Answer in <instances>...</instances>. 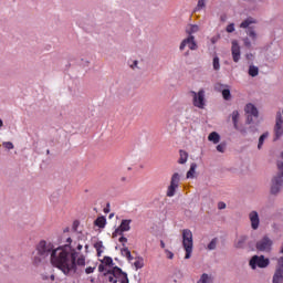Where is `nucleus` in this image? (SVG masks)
<instances>
[{"label": "nucleus", "instance_id": "f257e3e1", "mask_svg": "<svg viewBox=\"0 0 283 283\" xmlns=\"http://www.w3.org/2000/svg\"><path fill=\"white\" fill-rule=\"evenodd\" d=\"M67 244L56 248L51 254V264L62 271L64 275H74L77 266H85V255L72 250V238L66 239Z\"/></svg>", "mask_w": 283, "mask_h": 283}, {"label": "nucleus", "instance_id": "f03ea898", "mask_svg": "<svg viewBox=\"0 0 283 283\" xmlns=\"http://www.w3.org/2000/svg\"><path fill=\"white\" fill-rule=\"evenodd\" d=\"M55 250L52 242L45 240L40 241L35 248L36 253L33 256V264L39 266V264H43L49 258L52 260V253Z\"/></svg>", "mask_w": 283, "mask_h": 283}, {"label": "nucleus", "instance_id": "7ed1b4c3", "mask_svg": "<svg viewBox=\"0 0 283 283\" xmlns=\"http://www.w3.org/2000/svg\"><path fill=\"white\" fill-rule=\"evenodd\" d=\"M182 248L186 251L185 260H189L193 253V232L189 229L182 230Z\"/></svg>", "mask_w": 283, "mask_h": 283}, {"label": "nucleus", "instance_id": "20e7f679", "mask_svg": "<svg viewBox=\"0 0 283 283\" xmlns=\"http://www.w3.org/2000/svg\"><path fill=\"white\" fill-rule=\"evenodd\" d=\"M277 169L279 172L275 177L272 179V185H271V193L273 196H277L280 193V190L282 189L283 185V163L277 161Z\"/></svg>", "mask_w": 283, "mask_h": 283}, {"label": "nucleus", "instance_id": "39448f33", "mask_svg": "<svg viewBox=\"0 0 283 283\" xmlns=\"http://www.w3.org/2000/svg\"><path fill=\"white\" fill-rule=\"evenodd\" d=\"M255 23H258V20L251 17L240 23V28L245 30V34H248L252 41H258V33L255 32V28L251 27Z\"/></svg>", "mask_w": 283, "mask_h": 283}, {"label": "nucleus", "instance_id": "423d86ee", "mask_svg": "<svg viewBox=\"0 0 283 283\" xmlns=\"http://www.w3.org/2000/svg\"><path fill=\"white\" fill-rule=\"evenodd\" d=\"M190 94L192 96L193 107H198V109H205V107H207L203 88L199 90L198 93L196 91H191Z\"/></svg>", "mask_w": 283, "mask_h": 283}, {"label": "nucleus", "instance_id": "0eeeda50", "mask_svg": "<svg viewBox=\"0 0 283 283\" xmlns=\"http://www.w3.org/2000/svg\"><path fill=\"white\" fill-rule=\"evenodd\" d=\"M269 264H271V261L269 259L264 258V255H254L250 260V266L253 270L266 269V266H269Z\"/></svg>", "mask_w": 283, "mask_h": 283}, {"label": "nucleus", "instance_id": "6e6552de", "mask_svg": "<svg viewBox=\"0 0 283 283\" xmlns=\"http://www.w3.org/2000/svg\"><path fill=\"white\" fill-rule=\"evenodd\" d=\"M179 186H180V174L175 172L171 176L170 185L167 188L166 196L168 198H174V196H176V189H178Z\"/></svg>", "mask_w": 283, "mask_h": 283}, {"label": "nucleus", "instance_id": "1a4fd4ad", "mask_svg": "<svg viewBox=\"0 0 283 283\" xmlns=\"http://www.w3.org/2000/svg\"><path fill=\"white\" fill-rule=\"evenodd\" d=\"M273 247V240L268 235H264L262 239L256 241L255 248L256 251H261L262 253H269Z\"/></svg>", "mask_w": 283, "mask_h": 283}, {"label": "nucleus", "instance_id": "9d476101", "mask_svg": "<svg viewBox=\"0 0 283 283\" xmlns=\"http://www.w3.org/2000/svg\"><path fill=\"white\" fill-rule=\"evenodd\" d=\"M108 275H114L119 283H129L127 272H124L123 269L118 266H114L112 270H108Z\"/></svg>", "mask_w": 283, "mask_h": 283}, {"label": "nucleus", "instance_id": "9b49d317", "mask_svg": "<svg viewBox=\"0 0 283 283\" xmlns=\"http://www.w3.org/2000/svg\"><path fill=\"white\" fill-rule=\"evenodd\" d=\"M186 48L189 50H198V43H196V36L189 35L188 38L184 39L179 45V50L182 52Z\"/></svg>", "mask_w": 283, "mask_h": 283}, {"label": "nucleus", "instance_id": "f8f14e48", "mask_svg": "<svg viewBox=\"0 0 283 283\" xmlns=\"http://www.w3.org/2000/svg\"><path fill=\"white\" fill-rule=\"evenodd\" d=\"M132 219L122 220L119 227L113 232V235H123L126 231H130L132 229Z\"/></svg>", "mask_w": 283, "mask_h": 283}, {"label": "nucleus", "instance_id": "ddd939ff", "mask_svg": "<svg viewBox=\"0 0 283 283\" xmlns=\"http://www.w3.org/2000/svg\"><path fill=\"white\" fill-rule=\"evenodd\" d=\"M274 134H275L274 140H277V139L282 138V135H283V119H282V113H280V112L276 114V124L274 126Z\"/></svg>", "mask_w": 283, "mask_h": 283}, {"label": "nucleus", "instance_id": "4468645a", "mask_svg": "<svg viewBox=\"0 0 283 283\" xmlns=\"http://www.w3.org/2000/svg\"><path fill=\"white\" fill-rule=\"evenodd\" d=\"M249 219L251 222V228L256 231L260 227V216L258 214V211H252L249 214Z\"/></svg>", "mask_w": 283, "mask_h": 283}, {"label": "nucleus", "instance_id": "2eb2a0df", "mask_svg": "<svg viewBox=\"0 0 283 283\" xmlns=\"http://www.w3.org/2000/svg\"><path fill=\"white\" fill-rule=\"evenodd\" d=\"M231 52H232V59L234 63H239L241 53H240V44H238V41H232Z\"/></svg>", "mask_w": 283, "mask_h": 283}, {"label": "nucleus", "instance_id": "dca6fc26", "mask_svg": "<svg viewBox=\"0 0 283 283\" xmlns=\"http://www.w3.org/2000/svg\"><path fill=\"white\" fill-rule=\"evenodd\" d=\"M244 112L249 115V116H254V118H258V107H255V105L253 104H247Z\"/></svg>", "mask_w": 283, "mask_h": 283}, {"label": "nucleus", "instance_id": "f3484780", "mask_svg": "<svg viewBox=\"0 0 283 283\" xmlns=\"http://www.w3.org/2000/svg\"><path fill=\"white\" fill-rule=\"evenodd\" d=\"M200 31V27H198V24H189L186 28V34H188L189 36H193V34H196V32Z\"/></svg>", "mask_w": 283, "mask_h": 283}, {"label": "nucleus", "instance_id": "a211bd4d", "mask_svg": "<svg viewBox=\"0 0 283 283\" xmlns=\"http://www.w3.org/2000/svg\"><path fill=\"white\" fill-rule=\"evenodd\" d=\"M95 227H98L99 229H105V226L107 224V219L105 217H98L94 221Z\"/></svg>", "mask_w": 283, "mask_h": 283}, {"label": "nucleus", "instance_id": "6ab92c4d", "mask_svg": "<svg viewBox=\"0 0 283 283\" xmlns=\"http://www.w3.org/2000/svg\"><path fill=\"white\" fill-rule=\"evenodd\" d=\"M94 249L97 251V258H101L103 255V251L105 247L103 245V241H97L94 243Z\"/></svg>", "mask_w": 283, "mask_h": 283}, {"label": "nucleus", "instance_id": "aec40b11", "mask_svg": "<svg viewBox=\"0 0 283 283\" xmlns=\"http://www.w3.org/2000/svg\"><path fill=\"white\" fill-rule=\"evenodd\" d=\"M208 140H210V143H213L214 145H218V143H220V135L216 132H212L209 134Z\"/></svg>", "mask_w": 283, "mask_h": 283}, {"label": "nucleus", "instance_id": "412c9836", "mask_svg": "<svg viewBox=\"0 0 283 283\" xmlns=\"http://www.w3.org/2000/svg\"><path fill=\"white\" fill-rule=\"evenodd\" d=\"M231 118H232L234 129H239L238 120H240V113L238 111H233L231 114Z\"/></svg>", "mask_w": 283, "mask_h": 283}, {"label": "nucleus", "instance_id": "4be33fe9", "mask_svg": "<svg viewBox=\"0 0 283 283\" xmlns=\"http://www.w3.org/2000/svg\"><path fill=\"white\" fill-rule=\"evenodd\" d=\"M273 283H283V272L282 270H276L273 276Z\"/></svg>", "mask_w": 283, "mask_h": 283}, {"label": "nucleus", "instance_id": "5701e85b", "mask_svg": "<svg viewBox=\"0 0 283 283\" xmlns=\"http://www.w3.org/2000/svg\"><path fill=\"white\" fill-rule=\"evenodd\" d=\"M244 244H247V237H240L234 243V247L235 249H244Z\"/></svg>", "mask_w": 283, "mask_h": 283}, {"label": "nucleus", "instance_id": "b1692460", "mask_svg": "<svg viewBox=\"0 0 283 283\" xmlns=\"http://www.w3.org/2000/svg\"><path fill=\"white\" fill-rule=\"evenodd\" d=\"M180 158L178 160L179 165H185V163H187V158H189V154H187V151L185 150H180Z\"/></svg>", "mask_w": 283, "mask_h": 283}, {"label": "nucleus", "instance_id": "393cba45", "mask_svg": "<svg viewBox=\"0 0 283 283\" xmlns=\"http://www.w3.org/2000/svg\"><path fill=\"white\" fill-rule=\"evenodd\" d=\"M197 168H198V165L196 163H192L190 165V169L187 171V178H193Z\"/></svg>", "mask_w": 283, "mask_h": 283}, {"label": "nucleus", "instance_id": "a878e982", "mask_svg": "<svg viewBox=\"0 0 283 283\" xmlns=\"http://www.w3.org/2000/svg\"><path fill=\"white\" fill-rule=\"evenodd\" d=\"M211 282H213V279H211L209 274L203 273L197 283H211Z\"/></svg>", "mask_w": 283, "mask_h": 283}, {"label": "nucleus", "instance_id": "bb28decb", "mask_svg": "<svg viewBox=\"0 0 283 283\" xmlns=\"http://www.w3.org/2000/svg\"><path fill=\"white\" fill-rule=\"evenodd\" d=\"M249 74H250V76L255 77V76H258V74H260V69H258V66L251 65L249 67Z\"/></svg>", "mask_w": 283, "mask_h": 283}, {"label": "nucleus", "instance_id": "cd10ccee", "mask_svg": "<svg viewBox=\"0 0 283 283\" xmlns=\"http://www.w3.org/2000/svg\"><path fill=\"white\" fill-rule=\"evenodd\" d=\"M266 138H269V133H264L260 136L258 149H262V146L264 145V140H266Z\"/></svg>", "mask_w": 283, "mask_h": 283}, {"label": "nucleus", "instance_id": "c85d7f7f", "mask_svg": "<svg viewBox=\"0 0 283 283\" xmlns=\"http://www.w3.org/2000/svg\"><path fill=\"white\" fill-rule=\"evenodd\" d=\"M134 266L135 269L138 271V269H143V266H145V261L143 260V258L137 259L134 262Z\"/></svg>", "mask_w": 283, "mask_h": 283}, {"label": "nucleus", "instance_id": "c756f323", "mask_svg": "<svg viewBox=\"0 0 283 283\" xmlns=\"http://www.w3.org/2000/svg\"><path fill=\"white\" fill-rule=\"evenodd\" d=\"M102 264H104L105 266H112L114 264V260L111 256H105L102 260Z\"/></svg>", "mask_w": 283, "mask_h": 283}, {"label": "nucleus", "instance_id": "7c9ffc66", "mask_svg": "<svg viewBox=\"0 0 283 283\" xmlns=\"http://www.w3.org/2000/svg\"><path fill=\"white\" fill-rule=\"evenodd\" d=\"M222 97L224 101H231V91L229 88H224L222 91Z\"/></svg>", "mask_w": 283, "mask_h": 283}, {"label": "nucleus", "instance_id": "2f4dec72", "mask_svg": "<svg viewBox=\"0 0 283 283\" xmlns=\"http://www.w3.org/2000/svg\"><path fill=\"white\" fill-rule=\"evenodd\" d=\"M212 65H213V70L218 72V70H220V57L214 56L212 61Z\"/></svg>", "mask_w": 283, "mask_h": 283}, {"label": "nucleus", "instance_id": "473e14b6", "mask_svg": "<svg viewBox=\"0 0 283 283\" xmlns=\"http://www.w3.org/2000/svg\"><path fill=\"white\" fill-rule=\"evenodd\" d=\"M217 244H218V239H212V240L210 241V243L208 244L209 251L216 250Z\"/></svg>", "mask_w": 283, "mask_h": 283}, {"label": "nucleus", "instance_id": "72a5a7b5", "mask_svg": "<svg viewBox=\"0 0 283 283\" xmlns=\"http://www.w3.org/2000/svg\"><path fill=\"white\" fill-rule=\"evenodd\" d=\"M108 273L109 271H107V273L104 274L108 277V282L118 283V280L116 279V276H114V274H108Z\"/></svg>", "mask_w": 283, "mask_h": 283}, {"label": "nucleus", "instance_id": "f704fd0d", "mask_svg": "<svg viewBox=\"0 0 283 283\" xmlns=\"http://www.w3.org/2000/svg\"><path fill=\"white\" fill-rule=\"evenodd\" d=\"M206 1L207 0H198L196 10H202V8H205L207 6Z\"/></svg>", "mask_w": 283, "mask_h": 283}, {"label": "nucleus", "instance_id": "c9c22d12", "mask_svg": "<svg viewBox=\"0 0 283 283\" xmlns=\"http://www.w3.org/2000/svg\"><path fill=\"white\" fill-rule=\"evenodd\" d=\"M130 253H132V251H129V248L122 249V255H124L125 258H129Z\"/></svg>", "mask_w": 283, "mask_h": 283}, {"label": "nucleus", "instance_id": "e433bc0d", "mask_svg": "<svg viewBox=\"0 0 283 283\" xmlns=\"http://www.w3.org/2000/svg\"><path fill=\"white\" fill-rule=\"evenodd\" d=\"M277 264H279V268L276 269V271H281V273H283V256H281L277 260Z\"/></svg>", "mask_w": 283, "mask_h": 283}, {"label": "nucleus", "instance_id": "4c0bfd02", "mask_svg": "<svg viewBox=\"0 0 283 283\" xmlns=\"http://www.w3.org/2000/svg\"><path fill=\"white\" fill-rule=\"evenodd\" d=\"M226 31H227L228 33L235 32V24L230 23V24L227 27Z\"/></svg>", "mask_w": 283, "mask_h": 283}, {"label": "nucleus", "instance_id": "58836bf2", "mask_svg": "<svg viewBox=\"0 0 283 283\" xmlns=\"http://www.w3.org/2000/svg\"><path fill=\"white\" fill-rule=\"evenodd\" d=\"M3 147H6V149H14V144H12V142H4Z\"/></svg>", "mask_w": 283, "mask_h": 283}, {"label": "nucleus", "instance_id": "ea45409f", "mask_svg": "<svg viewBox=\"0 0 283 283\" xmlns=\"http://www.w3.org/2000/svg\"><path fill=\"white\" fill-rule=\"evenodd\" d=\"M224 149H226V146L223 144H219L217 146V151H219L220 154H224Z\"/></svg>", "mask_w": 283, "mask_h": 283}, {"label": "nucleus", "instance_id": "a19ab883", "mask_svg": "<svg viewBox=\"0 0 283 283\" xmlns=\"http://www.w3.org/2000/svg\"><path fill=\"white\" fill-rule=\"evenodd\" d=\"M165 253H166L168 260H174V252H171L169 250H165Z\"/></svg>", "mask_w": 283, "mask_h": 283}, {"label": "nucleus", "instance_id": "79ce46f5", "mask_svg": "<svg viewBox=\"0 0 283 283\" xmlns=\"http://www.w3.org/2000/svg\"><path fill=\"white\" fill-rule=\"evenodd\" d=\"M71 251H76V253H78V251H83V244L78 243L77 247H76V249L73 250V249L71 248Z\"/></svg>", "mask_w": 283, "mask_h": 283}, {"label": "nucleus", "instance_id": "37998d69", "mask_svg": "<svg viewBox=\"0 0 283 283\" xmlns=\"http://www.w3.org/2000/svg\"><path fill=\"white\" fill-rule=\"evenodd\" d=\"M243 43H244L245 48H251V41H249V38H245L243 40Z\"/></svg>", "mask_w": 283, "mask_h": 283}, {"label": "nucleus", "instance_id": "c03bdc74", "mask_svg": "<svg viewBox=\"0 0 283 283\" xmlns=\"http://www.w3.org/2000/svg\"><path fill=\"white\" fill-rule=\"evenodd\" d=\"M119 242L123 244V247H125V244H127V238L120 237Z\"/></svg>", "mask_w": 283, "mask_h": 283}, {"label": "nucleus", "instance_id": "a18cd8bd", "mask_svg": "<svg viewBox=\"0 0 283 283\" xmlns=\"http://www.w3.org/2000/svg\"><path fill=\"white\" fill-rule=\"evenodd\" d=\"M94 269H95V268L88 266V268L85 269V273H86L87 275H90V274L94 271Z\"/></svg>", "mask_w": 283, "mask_h": 283}, {"label": "nucleus", "instance_id": "49530a36", "mask_svg": "<svg viewBox=\"0 0 283 283\" xmlns=\"http://www.w3.org/2000/svg\"><path fill=\"white\" fill-rule=\"evenodd\" d=\"M218 209H227V203H224V202H219V203H218Z\"/></svg>", "mask_w": 283, "mask_h": 283}, {"label": "nucleus", "instance_id": "de8ad7c7", "mask_svg": "<svg viewBox=\"0 0 283 283\" xmlns=\"http://www.w3.org/2000/svg\"><path fill=\"white\" fill-rule=\"evenodd\" d=\"M98 271H99V273H103L105 271V264L104 263L98 265Z\"/></svg>", "mask_w": 283, "mask_h": 283}, {"label": "nucleus", "instance_id": "09e8293b", "mask_svg": "<svg viewBox=\"0 0 283 283\" xmlns=\"http://www.w3.org/2000/svg\"><path fill=\"white\" fill-rule=\"evenodd\" d=\"M132 70H134V67H138V61H134L133 64L130 65Z\"/></svg>", "mask_w": 283, "mask_h": 283}, {"label": "nucleus", "instance_id": "8fccbe9b", "mask_svg": "<svg viewBox=\"0 0 283 283\" xmlns=\"http://www.w3.org/2000/svg\"><path fill=\"white\" fill-rule=\"evenodd\" d=\"M218 42V38H211V43L216 44Z\"/></svg>", "mask_w": 283, "mask_h": 283}, {"label": "nucleus", "instance_id": "3c124183", "mask_svg": "<svg viewBox=\"0 0 283 283\" xmlns=\"http://www.w3.org/2000/svg\"><path fill=\"white\" fill-rule=\"evenodd\" d=\"M161 249H165V241H160Z\"/></svg>", "mask_w": 283, "mask_h": 283}, {"label": "nucleus", "instance_id": "603ef678", "mask_svg": "<svg viewBox=\"0 0 283 283\" xmlns=\"http://www.w3.org/2000/svg\"><path fill=\"white\" fill-rule=\"evenodd\" d=\"M221 21H227V15H221Z\"/></svg>", "mask_w": 283, "mask_h": 283}, {"label": "nucleus", "instance_id": "864d4df0", "mask_svg": "<svg viewBox=\"0 0 283 283\" xmlns=\"http://www.w3.org/2000/svg\"><path fill=\"white\" fill-rule=\"evenodd\" d=\"M127 258V260H129V262H132V260H134V256H132V254H130V256H126Z\"/></svg>", "mask_w": 283, "mask_h": 283}, {"label": "nucleus", "instance_id": "5fc2aeb1", "mask_svg": "<svg viewBox=\"0 0 283 283\" xmlns=\"http://www.w3.org/2000/svg\"><path fill=\"white\" fill-rule=\"evenodd\" d=\"M104 213H109V209H104Z\"/></svg>", "mask_w": 283, "mask_h": 283}, {"label": "nucleus", "instance_id": "6e6d98bb", "mask_svg": "<svg viewBox=\"0 0 283 283\" xmlns=\"http://www.w3.org/2000/svg\"><path fill=\"white\" fill-rule=\"evenodd\" d=\"M0 127H3V120L0 119Z\"/></svg>", "mask_w": 283, "mask_h": 283}, {"label": "nucleus", "instance_id": "4d7b16f0", "mask_svg": "<svg viewBox=\"0 0 283 283\" xmlns=\"http://www.w3.org/2000/svg\"><path fill=\"white\" fill-rule=\"evenodd\" d=\"M108 218H109V219L114 218V213H111Z\"/></svg>", "mask_w": 283, "mask_h": 283}, {"label": "nucleus", "instance_id": "13d9d810", "mask_svg": "<svg viewBox=\"0 0 283 283\" xmlns=\"http://www.w3.org/2000/svg\"><path fill=\"white\" fill-rule=\"evenodd\" d=\"M125 180H126V178H125V177H123V178H122V181H123V182H125Z\"/></svg>", "mask_w": 283, "mask_h": 283}, {"label": "nucleus", "instance_id": "bf43d9fd", "mask_svg": "<svg viewBox=\"0 0 283 283\" xmlns=\"http://www.w3.org/2000/svg\"><path fill=\"white\" fill-rule=\"evenodd\" d=\"M51 280H54V275H51Z\"/></svg>", "mask_w": 283, "mask_h": 283}, {"label": "nucleus", "instance_id": "052dcab7", "mask_svg": "<svg viewBox=\"0 0 283 283\" xmlns=\"http://www.w3.org/2000/svg\"><path fill=\"white\" fill-rule=\"evenodd\" d=\"M281 158H283V151L281 153Z\"/></svg>", "mask_w": 283, "mask_h": 283}]
</instances>
